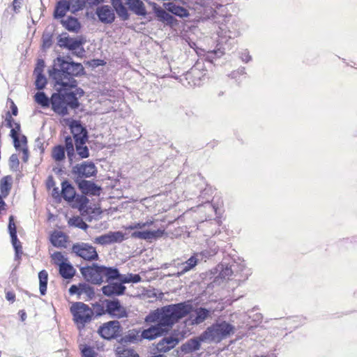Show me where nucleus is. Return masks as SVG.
<instances>
[{"label":"nucleus","mask_w":357,"mask_h":357,"mask_svg":"<svg viewBox=\"0 0 357 357\" xmlns=\"http://www.w3.org/2000/svg\"><path fill=\"white\" fill-rule=\"evenodd\" d=\"M83 71L81 63L68 62L59 57L54 61L52 70H50V76L55 80V86L75 88L77 86L75 77L80 75Z\"/></svg>","instance_id":"1"},{"label":"nucleus","mask_w":357,"mask_h":357,"mask_svg":"<svg viewBox=\"0 0 357 357\" xmlns=\"http://www.w3.org/2000/svg\"><path fill=\"white\" fill-rule=\"evenodd\" d=\"M160 310V324H158L167 332L176 322L191 312L192 305L184 302L169 305Z\"/></svg>","instance_id":"2"},{"label":"nucleus","mask_w":357,"mask_h":357,"mask_svg":"<svg viewBox=\"0 0 357 357\" xmlns=\"http://www.w3.org/2000/svg\"><path fill=\"white\" fill-rule=\"evenodd\" d=\"M65 88L58 87L59 93H54L50 99L52 109L54 112L62 116L68 114V107L75 109L79 106L77 98L74 92H61Z\"/></svg>","instance_id":"3"},{"label":"nucleus","mask_w":357,"mask_h":357,"mask_svg":"<svg viewBox=\"0 0 357 357\" xmlns=\"http://www.w3.org/2000/svg\"><path fill=\"white\" fill-rule=\"evenodd\" d=\"M235 327L226 322L221 321L213 324L212 326L200 335L202 341L220 342L223 339L227 338L234 333Z\"/></svg>","instance_id":"4"},{"label":"nucleus","mask_w":357,"mask_h":357,"mask_svg":"<svg viewBox=\"0 0 357 357\" xmlns=\"http://www.w3.org/2000/svg\"><path fill=\"white\" fill-rule=\"evenodd\" d=\"M70 310L73 320L79 331L83 330L85 326L91 321L94 314L93 310L82 302L74 303Z\"/></svg>","instance_id":"5"},{"label":"nucleus","mask_w":357,"mask_h":357,"mask_svg":"<svg viewBox=\"0 0 357 357\" xmlns=\"http://www.w3.org/2000/svg\"><path fill=\"white\" fill-rule=\"evenodd\" d=\"M105 307H101V312L98 315L105 314L116 319L127 318L128 316L126 308L121 305L117 298L113 300L106 299L104 301Z\"/></svg>","instance_id":"6"},{"label":"nucleus","mask_w":357,"mask_h":357,"mask_svg":"<svg viewBox=\"0 0 357 357\" xmlns=\"http://www.w3.org/2000/svg\"><path fill=\"white\" fill-rule=\"evenodd\" d=\"M65 151L70 163L73 162L75 155V148L73 140L70 136L65 138V146L57 145L52 149V157L57 162L63 161L66 158Z\"/></svg>","instance_id":"7"},{"label":"nucleus","mask_w":357,"mask_h":357,"mask_svg":"<svg viewBox=\"0 0 357 357\" xmlns=\"http://www.w3.org/2000/svg\"><path fill=\"white\" fill-rule=\"evenodd\" d=\"M72 252L86 261H93L98 259L96 248L89 243H75L72 247Z\"/></svg>","instance_id":"8"},{"label":"nucleus","mask_w":357,"mask_h":357,"mask_svg":"<svg viewBox=\"0 0 357 357\" xmlns=\"http://www.w3.org/2000/svg\"><path fill=\"white\" fill-rule=\"evenodd\" d=\"M102 266L93 264L91 266L82 267L80 272L84 278L94 284H100L103 282Z\"/></svg>","instance_id":"9"},{"label":"nucleus","mask_w":357,"mask_h":357,"mask_svg":"<svg viewBox=\"0 0 357 357\" xmlns=\"http://www.w3.org/2000/svg\"><path fill=\"white\" fill-rule=\"evenodd\" d=\"M121 332V325L116 320L109 321L102 326L98 330L99 335L104 339L110 340L118 337Z\"/></svg>","instance_id":"10"},{"label":"nucleus","mask_w":357,"mask_h":357,"mask_svg":"<svg viewBox=\"0 0 357 357\" xmlns=\"http://www.w3.org/2000/svg\"><path fill=\"white\" fill-rule=\"evenodd\" d=\"M96 167L93 162H84L73 167L72 172L77 176V178H88L94 176L96 173Z\"/></svg>","instance_id":"11"},{"label":"nucleus","mask_w":357,"mask_h":357,"mask_svg":"<svg viewBox=\"0 0 357 357\" xmlns=\"http://www.w3.org/2000/svg\"><path fill=\"white\" fill-rule=\"evenodd\" d=\"M125 240L124 234L121 231H109L95 238L94 243L100 245H108L114 243H121Z\"/></svg>","instance_id":"12"},{"label":"nucleus","mask_w":357,"mask_h":357,"mask_svg":"<svg viewBox=\"0 0 357 357\" xmlns=\"http://www.w3.org/2000/svg\"><path fill=\"white\" fill-rule=\"evenodd\" d=\"M165 234V229L159 228L155 230L145 229L142 231H135L131 234L133 238L142 239L145 241H151L162 237Z\"/></svg>","instance_id":"13"},{"label":"nucleus","mask_w":357,"mask_h":357,"mask_svg":"<svg viewBox=\"0 0 357 357\" xmlns=\"http://www.w3.org/2000/svg\"><path fill=\"white\" fill-rule=\"evenodd\" d=\"M96 13L99 20L103 24H112L115 20L114 10L108 5L97 8Z\"/></svg>","instance_id":"14"},{"label":"nucleus","mask_w":357,"mask_h":357,"mask_svg":"<svg viewBox=\"0 0 357 357\" xmlns=\"http://www.w3.org/2000/svg\"><path fill=\"white\" fill-rule=\"evenodd\" d=\"M71 132L73 137V143L79 141L82 144V140L88 139V132L85 128H84L79 121H73L70 125Z\"/></svg>","instance_id":"15"},{"label":"nucleus","mask_w":357,"mask_h":357,"mask_svg":"<svg viewBox=\"0 0 357 357\" xmlns=\"http://www.w3.org/2000/svg\"><path fill=\"white\" fill-rule=\"evenodd\" d=\"M126 287L120 282H111L102 287V294L107 296H118L124 294Z\"/></svg>","instance_id":"16"},{"label":"nucleus","mask_w":357,"mask_h":357,"mask_svg":"<svg viewBox=\"0 0 357 357\" xmlns=\"http://www.w3.org/2000/svg\"><path fill=\"white\" fill-rule=\"evenodd\" d=\"M165 333V328H162L158 324H156L147 329L142 331L141 336L143 339L152 340L162 336Z\"/></svg>","instance_id":"17"},{"label":"nucleus","mask_w":357,"mask_h":357,"mask_svg":"<svg viewBox=\"0 0 357 357\" xmlns=\"http://www.w3.org/2000/svg\"><path fill=\"white\" fill-rule=\"evenodd\" d=\"M78 187L83 194L91 195H99L101 190L100 187L94 183L86 180L80 181Z\"/></svg>","instance_id":"18"},{"label":"nucleus","mask_w":357,"mask_h":357,"mask_svg":"<svg viewBox=\"0 0 357 357\" xmlns=\"http://www.w3.org/2000/svg\"><path fill=\"white\" fill-rule=\"evenodd\" d=\"M212 314V312L204 308L198 307L195 310V313L190 315L192 324H199L204 322Z\"/></svg>","instance_id":"19"},{"label":"nucleus","mask_w":357,"mask_h":357,"mask_svg":"<svg viewBox=\"0 0 357 357\" xmlns=\"http://www.w3.org/2000/svg\"><path fill=\"white\" fill-rule=\"evenodd\" d=\"M178 343L177 338L173 337H165L157 344L156 349L159 352H167L173 349Z\"/></svg>","instance_id":"20"},{"label":"nucleus","mask_w":357,"mask_h":357,"mask_svg":"<svg viewBox=\"0 0 357 357\" xmlns=\"http://www.w3.org/2000/svg\"><path fill=\"white\" fill-rule=\"evenodd\" d=\"M198 263V259L195 256H192L185 262L178 264V268L179 271L176 273L177 277H180L181 275L185 274V273L190 271L193 268L196 266Z\"/></svg>","instance_id":"21"},{"label":"nucleus","mask_w":357,"mask_h":357,"mask_svg":"<svg viewBox=\"0 0 357 357\" xmlns=\"http://www.w3.org/2000/svg\"><path fill=\"white\" fill-rule=\"evenodd\" d=\"M128 0H111L113 8L116 10L117 15L121 20H126L129 17V15L124 4Z\"/></svg>","instance_id":"22"},{"label":"nucleus","mask_w":357,"mask_h":357,"mask_svg":"<svg viewBox=\"0 0 357 357\" xmlns=\"http://www.w3.org/2000/svg\"><path fill=\"white\" fill-rule=\"evenodd\" d=\"M129 9L137 15L144 16L146 10L144 3L141 0H128L126 3Z\"/></svg>","instance_id":"23"},{"label":"nucleus","mask_w":357,"mask_h":357,"mask_svg":"<svg viewBox=\"0 0 357 357\" xmlns=\"http://www.w3.org/2000/svg\"><path fill=\"white\" fill-rule=\"evenodd\" d=\"M59 43L61 47H66L70 50H76L82 45L81 40L69 37L61 38Z\"/></svg>","instance_id":"24"},{"label":"nucleus","mask_w":357,"mask_h":357,"mask_svg":"<svg viewBox=\"0 0 357 357\" xmlns=\"http://www.w3.org/2000/svg\"><path fill=\"white\" fill-rule=\"evenodd\" d=\"M61 194L65 200L71 202L75 198V190L68 181H64L61 183Z\"/></svg>","instance_id":"25"},{"label":"nucleus","mask_w":357,"mask_h":357,"mask_svg":"<svg viewBox=\"0 0 357 357\" xmlns=\"http://www.w3.org/2000/svg\"><path fill=\"white\" fill-rule=\"evenodd\" d=\"M201 342L203 341L201 340L200 336L197 338L190 339L181 346V350L185 353H191L199 350Z\"/></svg>","instance_id":"26"},{"label":"nucleus","mask_w":357,"mask_h":357,"mask_svg":"<svg viewBox=\"0 0 357 357\" xmlns=\"http://www.w3.org/2000/svg\"><path fill=\"white\" fill-rule=\"evenodd\" d=\"M101 269L102 278L105 276L107 282L113 280H119L120 281L121 274L116 268L102 266Z\"/></svg>","instance_id":"27"},{"label":"nucleus","mask_w":357,"mask_h":357,"mask_svg":"<svg viewBox=\"0 0 357 357\" xmlns=\"http://www.w3.org/2000/svg\"><path fill=\"white\" fill-rule=\"evenodd\" d=\"M50 241L55 247H66L67 236L62 231H54L51 235Z\"/></svg>","instance_id":"28"},{"label":"nucleus","mask_w":357,"mask_h":357,"mask_svg":"<svg viewBox=\"0 0 357 357\" xmlns=\"http://www.w3.org/2000/svg\"><path fill=\"white\" fill-rule=\"evenodd\" d=\"M68 10H70L68 1L61 0L56 4L54 16L55 18H61L65 16Z\"/></svg>","instance_id":"29"},{"label":"nucleus","mask_w":357,"mask_h":357,"mask_svg":"<svg viewBox=\"0 0 357 357\" xmlns=\"http://www.w3.org/2000/svg\"><path fill=\"white\" fill-rule=\"evenodd\" d=\"M61 23L69 31L77 32L80 29L79 21L73 17H68L67 19L61 20Z\"/></svg>","instance_id":"30"},{"label":"nucleus","mask_w":357,"mask_h":357,"mask_svg":"<svg viewBox=\"0 0 357 357\" xmlns=\"http://www.w3.org/2000/svg\"><path fill=\"white\" fill-rule=\"evenodd\" d=\"M60 275L66 279L72 278L75 274V269L69 263H61L59 266Z\"/></svg>","instance_id":"31"},{"label":"nucleus","mask_w":357,"mask_h":357,"mask_svg":"<svg viewBox=\"0 0 357 357\" xmlns=\"http://www.w3.org/2000/svg\"><path fill=\"white\" fill-rule=\"evenodd\" d=\"M12 186V178L10 176L3 177L0 181V191L3 197H6Z\"/></svg>","instance_id":"32"},{"label":"nucleus","mask_w":357,"mask_h":357,"mask_svg":"<svg viewBox=\"0 0 357 357\" xmlns=\"http://www.w3.org/2000/svg\"><path fill=\"white\" fill-rule=\"evenodd\" d=\"M165 8L168 11L179 17H186L188 15V10L185 8L177 6L174 3H166Z\"/></svg>","instance_id":"33"},{"label":"nucleus","mask_w":357,"mask_h":357,"mask_svg":"<svg viewBox=\"0 0 357 357\" xmlns=\"http://www.w3.org/2000/svg\"><path fill=\"white\" fill-rule=\"evenodd\" d=\"M87 140H82V144H79V141L75 142V150L77 155L80 158H87L89 157V150L86 145Z\"/></svg>","instance_id":"34"},{"label":"nucleus","mask_w":357,"mask_h":357,"mask_svg":"<svg viewBox=\"0 0 357 357\" xmlns=\"http://www.w3.org/2000/svg\"><path fill=\"white\" fill-rule=\"evenodd\" d=\"M154 12L155 13L156 17L159 19V20L163 22H166L167 24H172L173 22V16L167 12H166L162 8L154 6Z\"/></svg>","instance_id":"35"},{"label":"nucleus","mask_w":357,"mask_h":357,"mask_svg":"<svg viewBox=\"0 0 357 357\" xmlns=\"http://www.w3.org/2000/svg\"><path fill=\"white\" fill-rule=\"evenodd\" d=\"M154 220L151 218H148L145 222H138L132 223L128 226H124L123 228L126 230H135V229H143L146 227H149L153 225Z\"/></svg>","instance_id":"36"},{"label":"nucleus","mask_w":357,"mask_h":357,"mask_svg":"<svg viewBox=\"0 0 357 357\" xmlns=\"http://www.w3.org/2000/svg\"><path fill=\"white\" fill-rule=\"evenodd\" d=\"M39 278V289L42 295H45L47 291V284L48 279V273L46 271L43 270L38 273Z\"/></svg>","instance_id":"37"},{"label":"nucleus","mask_w":357,"mask_h":357,"mask_svg":"<svg viewBox=\"0 0 357 357\" xmlns=\"http://www.w3.org/2000/svg\"><path fill=\"white\" fill-rule=\"evenodd\" d=\"M142 281V278L138 274L128 273L126 275H121L120 282L123 284L126 283H138Z\"/></svg>","instance_id":"38"},{"label":"nucleus","mask_w":357,"mask_h":357,"mask_svg":"<svg viewBox=\"0 0 357 357\" xmlns=\"http://www.w3.org/2000/svg\"><path fill=\"white\" fill-rule=\"evenodd\" d=\"M142 331L139 329H132L128 332L126 335V340L130 342H137L142 340V336H141Z\"/></svg>","instance_id":"39"},{"label":"nucleus","mask_w":357,"mask_h":357,"mask_svg":"<svg viewBox=\"0 0 357 357\" xmlns=\"http://www.w3.org/2000/svg\"><path fill=\"white\" fill-rule=\"evenodd\" d=\"M70 11L73 13L82 10L86 3V0H67Z\"/></svg>","instance_id":"40"},{"label":"nucleus","mask_w":357,"mask_h":357,"mask_svg":"<svg viewBox=\"0 0 357 357\" xmlns=\"http://www.w3.org/2000/svg\"><path fill=\"white\" fill-rule=\"evenodd\" d=\"M34 97L36 102L43 107H49L51 102L44 92H38Z\"/></svg>","instance_id":"41"},{"label":"nucleus","mask_w":357,"mask_h":357,"mask_svg":"<svg viewBox=\"0 0 357 357\" xmlns=\"http://www.w3.org/2000/svg\"><path fill=\"white\" fill-rule=\"evenodd\" d=\"M79 349L82 353V357H96L97 353L93 347L86 344H80Z\"/></svg>","instance_id":"42"},{"label":"nucleus","mask_w":357,"mask_h":357,"mask_svg":"<svg viewBox=\"0 0 357 357\" xmlns=\"http://www.w3.org/2000/svg\"><path fill=\"white\" fill-rule=\"evenodd\" d=\"M68 223L71 226H74L83 230H86V229L89 227L88 225L83 221L82 218L79 216L70 218L68 221Z\"/></svg>","instance_id":"43"},{"label":"nucleus","mask_w":357,"mask_h":357,"mask_svg":"<svg viewBox=\"0 0 357 357\" xmlns=\"http://www.w3.org/2000/svg\"><path fill=\"white\" fill-rule=\"evenodd\" d=\"M119 357H139V355L132 349L119 347L117 349Z\"/></svg>","instance_id":"44"},{"label":"nucleus","mask_w":357,"mask_h":357,"mask_svg":"<svg viewBox=\"0 0 357 357\" xmlns=\"http://www.w3.org/2000/svg\"><path fill=\"white\" fill-rule=\"evenodd\" d=\"M80 295L86 294L89 298H91L95 295L93 287L86 283H80Z\"/></svg>","instance_id":"45"},{"label":"nucleus","mask_w":357,"mask_h":357,"mask_svg":"<svg viewBox=\"0 0 357 357\" xmlns=\"http://www.w3.org/2000/svg\"><path fill=\"white\" fill-rule=\"evenodd\" d=\"M145 321L147 323H155L160 324V310L158 309L149 314L145 318Z\"/></svg>","instance_id":"46"},{"label":"nucleus","mask_w":357,"mask_h":357,"mask_svg":"<svg viewBox=\"0 0 357 357\" xmlns=\"http://www.w3.org/2000/svg\"><path fill=\"white\" fill-rule=\"evenodd\" d=\"M15 125H16L15 128H12L10 130V136L13 139L14 146L15 147V149H17L20 146V142L19 140V137H18V135H17V131L20 130V126L19 123H16Z\"/></svg>","instance_id":"47"},{"label":"nucleus","mask_w":357,"mask_h":357,"mask_svg":"<svg viewBox=\"0 0 357 357\" xmlns=\"http://www.w3.org/2000/svg\"><path fill=\"white\" fill-rule=\"evenodd\" d=\"M35 75H36V79L35 82L36 89L39 90L43 89L45 88L47 84L46 77L43 75V73Z\"/></svg>","instance_id":"48"},{"label":"nucleus","mask_w":357,"mask_h":357,"mask_svg":"<svg viewBox=\"0 0 357 357\" xmlns=\"http://www.w3.org/2000/svg\"><path fill=\"white\" fill-rule=\"evenodd\" d=\"M52 258L54 263L59 266L61 263H66L67 259L64 257L63 255L61 252H55L52 255Z\"/></svg>","instance_id":"49"},{"label":"nucleus","mask_w":357,"mask_h":357,"mask_svg":"<svg viewBox=\"0 0 357 357\" xmlns=\"http://www.w3.org/2000/svg\"><path fill=\"white\" fill-rule=\"evenodd\" d=\"M12 243L15 250V256L16 257H20V254L22 253V246L20 245V241L17 240V234H15V238L11 237Z\"/></svg>","instance_id":"50"},{"label":"nucleus","mask_w":357,"mask_h":357,"mask_svg":"<svg viewBox=\"0 0 357 357\" xmlns=\"http://www.w3.org/2000/svg\"><path fill=\"white\" fill-rule=\"evenodd\" d=\"M43 39V48L47 49L50 48L52 43V36L50 34L44 33L42 37Z\"/></svg>","instance_id":"51"},{"label":"nucleus","mask_w":357,"mask_h":357,"mask_svg":"<svg viewBox=\"0 0 357 357\" xmlns=\"http://www.w3.org/2000/svg\"><path fill=\"white\" fill-rule=\"evenodd\" d=\"M8 230H9L10 236L14 237V238H15V234H17V231H16V227H15V225L14 220H13V216H12V215L9 218Z\"/></svg>","instance_id":"52"},{"label":"nucleus","mask_w":357,"mask_h":357,"mask_svg":"<svg viewBox=\"0 0 357 357\" xmlns=\"http://www.w3.org/2000/svg\"><path fill=\"white\" fill-rule=\"evenodd\" d=\"M233 272L230 267H225V268H222L220 273V276L222 278H229Z\"/></svg>","instance_id":"53"},{"label":"nucleus","mask_w":357,"mask_h":357,"mask_svg":"<svg viewBox=\"0 0 357 357\" xmlns=\"http://www.w3.org/2000/svg\"><path fill=\"white\" fill-rule=\"evenodd\" d=\"M45 68V62L43 59H38L37 61L36 67L34 70V74L43 73Z\"/></svg>","instance_id":"54"},{"label":"nucleus","mask_w":357,"mask_h":357,"mask_svg":"<svg viewBox=\"0 0 357 357\" xmlns=\"http://www.w3.org/2000/svg\"><path fill=\"white\" fill-rule=\"evenodd\" d=\"M24 0H13V9L15 13L20 12Z\"/></svg>","instance_id":"55"},{"label":"nucleus","mask_w":357,"mask_h":357,"mask_svg":"<svg viewBox=\"0 0 357 357\" xmlns=\"http://www.w3.org/2000/svg\"><path fill=\"white\" fill-rule=\"evenodd\" d=\"M80 284L77 286V285H72L70 289H69V293L71 294V295H73V294H78V295H80Z\"/></svg>","instance_id":"56"},{"label":"nucleus","mask_w":357,"mask_h":357,"mask_svg":"<svg viewBox=\"0 0 357 357\" xmlns=\"http://www.w3.org/2000/svg\"><path fill=\"white\" fill-rule=\"evenodd\" d=\"M103 1H104V0H86V3L89 6H93L98 5L99 3H100Z\"/></svg>","instance_id":"57"},{"label":"nucleus","mask_w":357,"mask_h":357,"mask_svg":"<svg viewBox=\"0 0 357 357\" xmlns=\"http://www.w3.org/2000/svg\"><path fill=\"white\" fill-rule=\"evenodd\" d=\"M10 163H12L13 165H18L19 160H18L17 156L15 154H13L10 157Z\"/></svg>","instance_id":"58"},{"label":"nucleus","mask_w":357,"mask_h":357,"mask_svg":"<svg viewBox=\"0 0 357 357\" xmlns=\"http://www.w3.org/2000/svg\"><path fill=\"white\" fill-rule=\"evenodd\" d=\"M241 59L243 61L248 62L250 60L251 56L249 55L248 52L245 51L242 53Z\"/></svg>","instance_id":"59"},{"label":"nucleus","mask_w":357,"mask_h":357,"mask_svg":"<svg viewBox=\"0 0 357 357\" xmlns=\"http://www.w3.org/2000/svg\"><path fill=\"white\" fill-rule=\"evenodd\" d=\"M60 195V190L59 188H54L52 190V196L55 198L59 197Z\"/></svg>","instance_id":"60"},{"label":"nucleus","mask_w":357,"mask_h":357,"mask_svg":"<svg viewBox=\"0 0 357 357\" xmlns=\"http://www.w3.org/2000/svg\"><path fill=\"white\" fill-rule=\"evenodd\" d=\"M11 103H12V105H11L12 114L14 116H17V107L13 101L11 102Z\"/></svg>","instance_id":"61"},{"label":"nucleus","mask_w":357,"mask_h":357,"mask_svg":"<svg viewBox=\"0 0 357 357\" xmlns=\"http://www.w3.org/2000/svg\"><path fill=\"white\" fill-rule=\"evenodd\" d=\"M22 151H23V154H24L23 160L24 162H26L28 160V150L26 148H23Z\"/></svg>","instance_id":"62"},{"label":"nucleus","mask_w":357,"mask_h":357,"mask_svg":"<svg viewBox=\"0 0 357 357\" xmlns=\"http://www.w3.org/2000/svg\"><path fill=\"white\" fill-rule=\"evenodd\" d=\"M6 204L2 199L1 200H0V212L1 211L6 210Z\"/></svg>","instance_id":"63"},{"label":"nucleus","mask_w":357,"mask_h":357,"mask_svg":"<svg viewBox=\"0 0 357 357\" xmlns=\"http://www.w3.org/2000/svg\"><path fill=\"white\" fill-rule=\"evenodd\" d=\"M14 298H15V295L13 293L8 292L6 294V298L8 301H13V300H14Z\"/></svg>","instance_id":"64"}]
</instances>
